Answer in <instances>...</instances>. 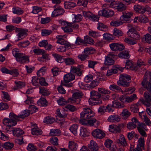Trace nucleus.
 Instances as JSON below:
<instances>
[{
	"label": "nucleus",
	"mask_w": 151,
	"mask_h": 151,
	"mask_svg": "<svg viewBox=\"0 0 151 151\" xmlns=\"http://www.w3.org/2000/svg\"><path fill=\"white\" fill-rule=\"evenodd\" d=\"M98 91L99 92L92 91L90 92L91 97L88 100L89 104L92 105L99 104L102 103V101L100 99L101 94L102 95L109 94L110 93L109 91L103 88H99Z\"/></svg>",
	"instance_id": "nucleus-1"
},
{
	"label": "nucleus",
	"mask_w": 151,
	"mask_h": 151,
	"mask_svg": "<svg viewBox=\"0 0 151 151\" xmlns=\"http://www.w3.org/2000/svg\"><path fill=\"white\" fill-rule=\"evenodd\" d=\"M82 96V93L80 91L75 90L73 94L72 97L68 99V102L74 104H78L80 102V99Z\"/></svg>",
	"instance_id": "nucleus-2"
},
{
	"label": "nucleus",
	"mask_w": 151,
	"mask_h": 151,
	"mask_svg": "<svg viewBox=\"0 0 151 151\" xmlns=\"http://www.w3.org/2000/svg\"><path fill=\"white\" fill-rule=\"evenodd\" d=\"M130 76L126 74H121L119 76V80L117 82V84L124 87H127L129 85V82L127 81L130 80Z\"/></svg>",
	"instance_id": "nucleus-3"
},
{
	"label": "nucleus",
	"mask_w": 151,
	"mask_h": 151,
	"mask_svg": "<svg viewBox=\"0 0 151 151\" xmlns=\"http://www.w3.org/2000/svg\"><path fill=\"white\" fill-rule=\"evenodd\" d=\"M94 115L93 111L88 108H85L83 109V111L80 114L81 118H85L87 119H89Z\"/></svg>",
	"instance_id": "nucleus-4"
},
{
	"label": "nucleus",
	"mask_w": 151,
	"mask_h": 151,
	"mask_svg": "<svg viewBox=\"0 0 151 151\" xmlns=\"http://www.w3.org/2000/svg\"><path fill=\"white\" fill-rule=\"evenodd\" d=\"M151 94L149 92L145 91L144 94V97L145 99H142L139 100V101L142 102L147 107H150L151 106Z\"/></svg>",
	"instance_id": "nucleus-5"
},
{
	"label": "nucleus",
	"mask_w": 151,
	"mask_h": 151,
	"mask_svg": "<svg viewBox=\"0 0 151 151\" xmlns=\"http://www.w3.org/2000/svg\"><path fill=\"white\" fill-rule=\"evenodd\" d=\"M16 60L20 63H27L29 62V56L25 54L19 53L15 57Z\"/></svg>",
	"instance_id": "nucleus-6"
},
{
	"label": "nucleus",
	"mask_w": 151,
	"mask_h": 151,
	"mask_svg": "<svg viewBox=\"0 0 151 151\" xmlns=\"http://www.w3.org/2000/svg\"><path fill=\"white\" fill-rule=\"evenodd\" d=\"M127 35L129 37L135 40H138L140 38L139 33L136 31L134 28L129 29L127 32Z\"/></svg>",
	"instance_id": "nucleus-7"
},
{
	"label": "nucleus",
	"mask_w": 151,
	"mask_h": 151,
	"mask_svg": "<svg viewBox=\"0 0 151 151\" xmlns=\"http://www.w3.org/2000/svg\"><path fill=\"white\" fill-rule=\"evenodd\" d=\"M114 13V12L113 10L109 9H102L99 12V15L106 17L113 16Z\"/></svg>",
	"instance_id": "nucleus-8"
},
{
	"label": "nucleus",
	"mask_w": 151,
	"mask_h": 151,
	"mask_svg": "<svg viewBox=\"0 0 151 151\" xmlns=\"http://www.w3.org/2000/svg\"><path fill=\"white\" fill-rule=\"evenodd\" d=\"M91 134L94 137L99 139L103 138L105 135L102 130L98 129L93 130L91 132Z\"/></svg>",
	"instance_id": "nucleus-9"
},
{
	"label": "nucleus",
	"mask_w": 151,
	"mask_h": 151,
	"mask_svg": "<svg viewBox=\"0 0 151 151\" xmlns=\"http://www.w3.org/2000/svg\"><path fill=\"white\" fill-rule=\"evenodd\" d=\"M137 129L139 133L143 136L146 137L147 134L145 131L147 129L146 124L143 123H140L137 127Z\"/></svg>",
	"instance_id": "nucleus-10"
},
{
	"label": "nucleus",
	"mask_w": 151,
	"mask_h": 151,
	"mask_svg": "<svg viewBox=\"0 0 151 151\" xmlns=\"http://www.w3.org/2000/svg\"><path fill=\"white\" fill-rule=\"evenodd\" d=\"M16 31L18 32L17 36L18 38V40H19L24 38L27 35L28 30L27 29L18 28L17 29Z\"/></svg>",
	"instance_id": "nucleus-11"
},
{
	"label": "nucleus",
	"mask_w": 151,
	"mask_h": 151,
	"mask_svg": "<svg viewBox=\"0 0 151 151\" xmlns=\"http://www.w3.org/2000/svg\"><path fill=\"white\" fill-rule=\"evenodd\" d=\"M63 36L60 35H58L56 36V38L57 39L56 42L61 45H63L68 47L71 46L70 44L68 42L62 38Z\"/></svg>",
	"instance_id": "nucleus-12"
},
{
	"label": "nucleus",
	"mask_w": 151,
	"mask_h": 151,
	"mask_svg": "<svg viewBox=\"0 0 151 151\" xmlns=\"http://www.w3.org/2000/svg\"><path fill=\"white\" fill-rule=\"evenodd\" d=\"M3 122L4 124L8 127L15 126L17 124L16 120L8 118H4L3 120Z\"/></svg>",
	"instance_id": "nucleus-13"
},
{
	"label": "nucleus",
	"mask_w": 151,
	"mask_h": 151,
	"mask_svg": "<svg viewBox=\"0 0 151 151\" xmlns=\"http://www.w3.org/2000/svg\"><path fill=\"white\" fill-rule=\"evenodd\" d=\"M114 55L109 54L107 56L105 57V60L104 63L105 65H113L114 63V61L112 59V57Z\"/></svg>",
	"instance_id": "nucleus-14"
},
{
	"label": "nucleus",
	"mask_w": 151,
	"mask_h": 151,
	"mask_svg": "<svg viewBox=\"0 0 151 151\" xmlns=\"http://www.w3.org/2000/svg\"><path fill=\"white\" fill-rule=\"evenodd\" d=\"M146 76H144V79L142 81V83L144 87L146 89L147 91L149 92L151 94V84L148 82H146Z\"/></svg>",
	"instance_id": "nucleus-15"
},
{
	"label": "nucleus",
	"mask_w": 151,
	"mask_h": 151,
	"mask_svg": "<svg viewBox=\"0 0 151 151\" xmlns=\"http://www.w3.org/2000/svg\"><path fill=\"white\" fill-rule=\"evenodd\" d=\"M120 125H111L109 126V130L111 132L116 133H119L120 132Z\"/></svg>",
	"instance_id": "nucleus-16"
},
{
	"label": "nucleus",
	"mask_w": 151,
	"mask_h": 151,
	"mask_svg": "<svg viewBox=\"0 0 151 151\" xmlns=\"http://www.w3.org/2000/svg\"><path fill=\"white\" fill-rule=\"evenodd\" d=\"M88 147L91 151H97L98 149V146L96 142L93 140L90 141Z\"/></svg>",
	"instance_id": "nucleus-17"
},
{
	"label": "nucleus",
	"mask_w": 151,
	"mask_h": 151,
	"mask_svg": "<svg viewBox=\"0 0 151 151\" xmlns=\"http://www.w3.org/2000/svg\"><path fill=\"white\" fill-rule=\"evenodd\" d=\"M107 120L108 121L110 122H117L120 121V117L118 115L114 114L109 116Z\"/></svg>",
	"instance_id": "nucleus-18"
},
{
	"label": "nucleus",
	"mask_w": 151,
	"mask_h": 151,
	"mask_svg": "<svg viewBox=\"0 0 151 151\" xmlns=\"http://www.w3.org/2000/svg\"><path fill=\"white\" fill-rule=\"evenodd\" d=\"M63 78L64 81L65 83H68L74 80L75 78V77L73 74L70 73H68L64 76Z\"/></svg>",
	"instance_id": "nucleus-19"
},
{
	"label": "nucleus",
	"mask_w": 151,
	"mask_h": 151,
	"mask_svg": "<svg viewBox=\"0 0 151 151\" xmlns=\"http://www.w3.org/2000/svg\"><path fill=\"white\" fill-rule=\"evenodd\" d=\"M64 12V10L62 8L60 7H58L57 8L54 9L52 12V16L53 17L57 16L62 14Z\"/></svg>",
	"instance_id": "nucleus-20"
},
{
	"label": "nucleus",
	"mask_w": 151,
	"mask_h": 151,
	"mask_svg": "<svg viewBox=\"0 0 151 151\" xmlns=\"http://www.w3.org/2000/svg\"><path fill=\"white\" fill-rule=\"evenodd\" d=\"M78 145L75 142L70 141L68 143V148L71 151H76L77 149Z\"/></svg>",
	"instance_id": "nucleus-21"
},
{
	"label": "nucleus",
	"mask_w": 151,
	"mask_h": 151,
	"mask_svg": "<svg viewBox=\"0 0 151 151\" xmlns=\"http://www.w3.org/2000/svg\"><path fill=\"white\" fill-rule=\"evenodd\" d=\"M13 135L15 136L19 137L24 133V132L22 129L19 128H13L12 130Z\"/></svg>",
	"instance_id": "nucleus-22"
},
{
	"label": "nucleus",
	"mask_w": 151,
	"mask_h": 151,
	"mask_svg": "<svg viewBox=\"0 0 151 151\" xmlns=\"http://www.w3.org/2000/svg\"><path fill=\"white\" fill-rule=\"evenodd\" d=\"M34 127L32 128L31 132L34 135H40L42 134V131L37 127L36 124H34Z\"/></svg>",
	"instance_id": "nucleus-23"
},
{
	"label": "nucleus",
	"mask_w": 151,
	"mask_h": 151,
	"mask_svg": "<svg viewBox=\"0 0 151 151\" xmlns=\"http://www.w3.org/2000/svg\"><path fill=\"white\" fill-rule=\"evenodd\" d=\"M70 71L72 73H75L78 76H80L82 74L81 69L78 67L72 66L71 68Z\"/></svg>",
	"instance_id": "nucleus-24"
},
{
	"label": "nucleus",
	"mask_w": 151,
	"mask_h": 151,
	"mask_svg": "<svg viewBox=\"0 0 151 151\" xmlns=\"http://www.w3.org/2000/svg\"><path fill=\"white\" fill-rule=\"evenodd\" d=\"M90 133L86 128L82 127L80 129V135L83 137H86L89 135Z\"/></svg>",
	"instance_id": "nucleus-25"
},
{
	"label": "nucleus",
	"mask_w": 151,
	"mask_h": 151,
	"mask_svg": "<svg viewBox=\"0 0 151 151\" xmlns=\"http://www.w3.org/2000/svg\"><path fill=\"white\" fill-rule=\"evenodd\" d=\"M119 57L121 58L128 59L130 57L129 52L127 50H124L120 52L118 55Z\"/></svg>",
	"instance_id": "nucleus-26"
},
{
	"label": "nucleus",
	"mask_w": 151,
	"mask_h": 151,
	"mask_svg": "<svg viewBox=\"0 0 151 151\" xmlns=\"http://www.w3.org/2000/svg\"><path fill=\"white\" fill-rule=\"evenodd\" d=\"M49 134L50 136H59L61 134V131L59 129H51Z\"/></svg>",
	"instance_id": "nucleus-27"
},
{
	"label": "nucleus",
	"mask_w": 151,
	"mask_h": 151,
	"mask_svg": "<svg viewBox=\"0 0 151 151\" xmlns=\"http://www.w3.org/2000/svg\"><path fill=\"white\" fill-rule=\"evenodd\" d=\"M56 114L59 117L63 118L67 116V114L64 110H62L60 111V109L58 108L56 109Z\"/></svg>",
	"instance_id": "nucleus-28"
},
{
	"label": "nucleus",
	"mask_w": 151,
	"mask_h": 151,
	"mask_svg": "<svg viewBox=\"0 0 151 151\" xmlns=\"http://www.w3.org/2000/svg\"><path fill=\"white\" fill-rule=\"evenodd\" d=\"M78 127V125L74 124L72 125L70 127L69 129L75 135L77 134V130Z\"/></svg>",
	"instance_id": "nucleus-29"
},
{
	"label": "nucleus",
	"mask_w": 151,
	"mask_h": 151,
	"mask_svg": "<svg viewBox=\"0 0 151 151\" xmlns=\"http://www.w3.org/2000/svg\"><path fill=\"white\" fill-rule=\"evenodd\" d=\"M117 142L122 145L126 146L127 145V143L124 137L122 134L119 135Z\"/></svg>",
	"instance_id": "nucleus-30"
},
{
	"label": "nucleus",
	"mask_w": 151,
	"mask_h": 151,
	"mask_svg": "<svg viewBox=\"0 0 151 151\" xmlns=\"http://www.w3.org/2000/svg\"><path fill=\"white\" fill-rule=\"evenodd\" d=\"M15 84L14 87L15 90L17 89L21 88L25 86V83L21 81H15L14 82Z\"/></svg>",
	"instance_id": "nucleus-31"
},
{
	"label": "nucleus",
	"mask_w": 151,
	"mask_h": 151,
	"mask_svg": "<svg viewBox=\"0 0 151 151\" xmlns=\"http://www.w3.org/2000/svg\"><path fill=\"white\" fill-rule=\"evenodd\" d=\"M109 89L112 91L116 92L121 91L123 93L121 88L115 84L111 85L109 87Z\"/></svg>",
	"instance_id": "nucleus-32"
},
{
	"label": "nucleus",
	"mask_w": 151,
	"mask_h": 151,
	"mask_svg": "<svg viewBox=\"0 0 151 151\" xmlns=\"http://www.w3.org/2000/svg\"><path fill=\"white\" fill-rule=\"evenodd\" d=\"M138 21L141 23H145L149 21V19L145 15L142 14L138 17Z\"/></svg>",
	"instance_id": "nucleus-33"
},
{
	"label": "nucleus",
	"mask_w": 151,
	"mask_h": 151,
	"mask_svg": "<svg viewBox=\"0 0 151 151\" xmlns=\"http://www.w3.org/2000/svg\"><path fill=\"white\" fill-rule=\"evenodd\" d=\"M39 92L40 94L45 96H47L50 93L48 89L45 87L40 88Z\"/></svg>",
	"instance_id": "nucleus-34"
},
{
	"label": "nucleus",
	"mask_w": 151,
	"mask_h": 151,
	"mask_svg": "<svg viewBox=\"0 0 151 151\" xmlns=\"http://www.w3.org/2000/svg\"><path fill=\"white\" fill-rule=\"evenodd\" d=\"M72 25V23H69V24L65 26H63L62 27V29L66 32H72L73 30L71 25Z\"/></svg>",
	"instance_id": "nucleus-35"
},
{
	"label": "nucleus",
	"mask_w": 151,
	"mask_h": 151,
	"mask_svg": "<svg viewBox=\"0 0 151 151\" xmlns=\"http://www.w3.org/2000/svg\"><path fill=\"white\" fill-rule=\"evenodd\" d=\"M37 104L40 106H46L47 105V102L46 99L41 98L37 101Z\"/></svg>",
	"instance_id": "nucleus-36"
},
{
	"label": "nucleus",
	"mask_w": 151,
	"mask_h": 151,
	"mask_svg": "<svg viewBox=\"0 0 151 151\" xmlns=\"http://www.w3.org/2000/svg\"><path fill=\"white\" fill-rule=\"evenodd\" d=\"M144 6L139 5H136L134 6V10L136 12L141 14L145 13V11L143 9Z\"/></svg>",
	"instance_id": "nucleus-37"
},
{
	"label": "nucleus",
	"mask_w": 151,
	"mask_h": 151,
	"mask_svg": "<svg viewBox=\"0 0 151 151\" xmlns=\"http://www.w3.org/2000/svg\"><path fill=\"white\" fill-rule=\"evenodd\" d=\"M112 105L113 107L119 108H123L125 106L123 104L121 103L116 101H113Z\"/></svg>",
	"instance_id": "nucleus-38"
},
{
	"label": "nucleus",
	"mask_w": 151,
	"mask_h": 151,
	"mask_svg": "<svg viewBox=\"0 0 151 151\" xmlns=\"http://www.w3.org/2000/svg\"><path fill=\"white\" fill-rule=\"evenodd\" d=\"M132 14L130 12L123 13L121 17L122 21H126L127 19L129 18L132 15Z\"/></svg>",
	"instance_id": "nucleus-39"
},
{
	"label": "nucleus",
	"mask_w": 151,
	"mask_h": 151,
	"mask_svg": "<svg viewBox=\"0 0 151 151\" xmlns=\"http://www.w3.org/2000/svg\"><path fill=\"white\" fill-rule=\"evenodd\" d=\"M103 79L99 78V76L97 78V79L92 81L90 84V86L92 88H93L98 85V82L101 81Z\"/></svg>",
	"instance_id": "nucleus-40"
},
{
	"label": "nucleus",
	"mask_w": 151,
	"mask_h": 151,
	"mask_svg": "<svg viewBox=\"0 0 151 151\" xmlns=\"http://www.w3.org/2000/svg\"><path fill=\"white\" fill-rule=\"evenodd\" d=\"M55 121V119L54 118L52 117L48 116L45 118L43 122L46 124H51L53 123Z\"/></svg>",
	"instance_id": "nucleus-41"
},
{
	"label": "nucleus",
	"mask_w": 151,
	"mask_h": 151,
	"mask_svg": "<svg viewBox=\"0 0 151 151\" xmlns=\"http://www.w3.org/2000/svg\"><path fill=\"white\" fill-rule=\"evenodd\" d=\"M12 12L14 14L20 15L23 13V11L20 8L14 7L13 8Z\"/></svg>",
	"instance_id": "nucleus-42"
},
{
	"label": "nucleus",
	"mask_w": 151,
	"mask_h": 151,
	"mask_svg": "<svg viewBox=\"0 0 151 151\" xmlns=\"http://www.w3.org/2000/svg\"><path fill=\"white\" fill-rule=\"evenodd\" d=\"M76 4L73 2H66L64 3V6L65 9H71L75 7Z\"/></svg>",
	"instance_id": "nucleus-43"
},
{
	"label": "nucleus",
	"mask_w": 151,
	"mask_h": 151,
	"mask_svg": "<svg viewBox=\"0 0 151 151\" xmlns=\"http://www.w3.org/2000/svg\"><path fill=\"white\" fill-rule=\"evenodd\" d=\"M30 44V42L28 40L20 42L17 44L18 47L20 48L26 47Z\"/></svg>",
	"instance_id": "nucleus-44"
},
{
	"label": "nucleus",
	"mask_w": 151,
	"mask_h": 151,
	"mask_svg": "<svg viewBox=\"0 0 151 151\" xmlns=\"http://www.w3.org/2000/svg\"><path fill=\"white\" fill-rule=\"evenodd\" d=\"M137 98V96L135 94H133L129 96H126V102L130 103L134 100H135Z\"/></svg>",
	"instance_id": "nucleus-45"
},
{
	"label": "nucleus",
	"mask_w": 151,
	"mask_h": 151,
	"mask_svg": "<svg viewBox=\"0 0 151 151\" xmlns=\"http://www.w3.org/2000/svg\"><path fill=\"white\" fill-rule=\"evenodd\" d=\"M24 102L26 104H28L29 106L32 104H34V101L32 99V98L27 95L26 100Z\"/></svg>",
	"instance_id": "nucleus-46"
},
{
	"label": "nucleus",
	"mask_w": 151,
	"mask_h": 151,
	"mask_svg": "<svg viewBox=\"0 0 151 151\" xmlns=\"http://www.w3.org/2000/svg\"><path fill=\"white\" fill-rule=\"evenodd\" d=\"M84 43L90 44H93L94 42L93 40L88 36L84 37Z\"/></svg>",
	"instance_id": "nucleus-47"
},
{
	"label": "nucleus",
	"mask_w": 151,
	"mask_h": 151,
	"mask_svg": "<svg viewBox=\"0 0 151 151\" xmlns=\"http://www.w3.org/2000/svg\"><path fill=\"white\" fill-rule=\"evenodd\" d=\"M126 9V6L124 4L121 2H118L116 9L119 11H122L125 9Z\"/></svg>",
	"instance_id": "nucleus-48"
},
{
	"label": "nucleus",
	"mask_w": 151,
	"mask_h": 151,
	"mask_svg": "<svg viewBox=\"0 0 151 151\" xmlns=\"http://www.w3.org/2000/svg\"><path fill=\"white\" fill-rule=\"evenodd\" d=\"M52 55L57 62L61 63L63 62L64 60L61 55L56 53L53 54Z\"/></svg>",
	"instance_id": "nucleus-49"
},
{
	"label": "nucleus",
	"mask_w": 151,
	"mask_h": 151,
	"mask_svg": "<svg viewBox=\"0 0 151 151\" xmlns=\"http://www.w3.org/2000/svg\"><path fill=\"white\" fill-rule=\"evenodd\" d=\"M3 146L5 149L10 150L13 147L14 145L12 142H7L4 144Z\"/></svg>",
	"instance_id": "nucleus-50"
},
{
	"label": "nucleus",
	"mask_w": 151,
	"mask_h": 151,
	"mask_svg": "<svg viewBox=\"0 0 151 151\" xmlns=\"http://www.w3.org/2000/svg\"><path fill=\"white\" fill-rule=\"evenodd\" d=\"M142 40L149 43L151 41V35L149 33H147L144 35Z\"/></svg>",
	"instance_id": "nucleus-51"
},
{
	"label": "nucleus",
	"mask_w": 151,
	"mask_h": 151,
	"mask_svg": "<svg viewBox=\"0 0 151 151\" xmlns=\"http://www.w3.org/2000/svg\"><path fill=\"white\" fill-rule=\"evenodd\" d=\"M131 114L127 109H124L122 113V116L123 118L126 119L129 117Z\"/></svg>",
	"instance_id": "nucleus-52"
},
{
	"label": "nucleus",
	"mask_w": 151,
	"mask_h": 151,
	"mask_svg": "<svg viewBox=\"0 0 151 151\" xmlns=\"http://www.w3.org/2000/svg\"><path fill=\"white\" fill-rule=\"evenodd\" d=\"M67 101L63 97H60L59 99L57 101V102L58 104L60 105L63 106L66 104L67 103Z\"/></svg>",
	"instance_id": "nucleus-53"
},
{
	"label": "nucleus",
	"mask_w": 151,
	"mask_h": 151,
	"mask_svg": "<svg viewBox=\"0 0 151 151\" xmlns=\"http://www.w3.org/2000/svg\"><path fill=\"white\" fill-rule=\"evenodd\" d=\"M124 42L130 45H134L137 43L136 40L129 39L128 37H126L124 40Z\"/></svg>",
	"instance_id": "nucleus-54"
},
{
	"label": "nucleus",
	"mask_w": 151,
	"mask_h": 151,
	"mask_svg": "<svg viewBox=\"0 0 151 151\" xmlns=\"http://www.w3.org/2000/svg\"><path fill=\"white\" fill-rule=\"evenodd\" d=\"M143 120L145 124L147 126H151V121L147 116L146 115H143Z\"/></svg>",
	"instance_id": "nucleus-55"
},
{
	"label": "nucleus",
	"mask_w": 151,
	"mask_h": 151,
	"mask_svg": "<svg viewBox=\"0 0 151 151\" xmlns=\"http://www.w3.org/2000/svg\"><path fill=\"white\" fill-rule=\"evenodd\" d=\"M122 32L120 30L115 28L113 30V35L119 37L123 35Z\"/></svg>",
	"instance_id": "nucleus-56"
},
{
	"label": "nucleus",
	"mask_w": 151,
	"mask_h": 151,
	"mask_svg": "<svg viewBox=\"0 0 151 151\" xmlns=\"http://www.w3.org/2000/svg\"><path fill=\"white\" fill-rule=\"evenodd\" d=\"M39 79L37 77L33 76L32 79V83L33 85L37 86L38 85L39 83Z\"/></svg>",
	"instance_id": "nucleus-57"
},
{
	"label": "nucleus",
	"mask_w": 151,
	"mask_h": 151,
	"mask_svg": "<svg viewBox=\"0 0 151 151\" xmlns=\"http://www.w3.org/2000/svg\"><path fill=\"white\" fill-rule=\"evenodd\" d=\"M30 113L29 110H25L21 114L19 115V119L24 118L28 116L29 115Z\"/></svg>",
	"instance_id": "nucleus-58"
},
{
	"label": "nucleus",
	"mask_w": 151,
	"mask_h": 151,
	"mask_svg": "<svg viewBox=\"0 0 151 151\" xmlns=\"http://www.w3.org/2000/svg\"><path fill=\"white\" fill-rule=\"evenodd\" d=\"M123 24L122 22L119 21L114 20L110 22V25L111 26L117 27Z\"/></svg>",
	"instance_id": "nucleus-59"
},
{
	"label": "nucleus",
	"mask_w": 151,
	"mask_h": 151,
	"mask_svg": "<svg viewBox=\"0 0 151 151\" xmlns=\"http://www.w3.org/2000/svg\"><path fill=\"white\" fill-rule=\"evenodd\" d=\"M64 61L65 64L67 65L73 64L74 63V60L71 58H65Z\"/></svg>",
	"instance_id": "nucleus-60"
},
{
	"label": "nucleus",
	"mask_w": 151,
	"mask_h": 151,
	"mask_svg": "<svg viewBox=\"0 0 151 151\" xmlns=\"http://www.w3.org/2000/svg\"><path fill=\"white\" fill-rule=\"evenodd\" d=\"M130 109L131 111L134 113H137L139 110L138 106L137 104H134L131 105Z\"/></svg>",
	"instance_id": "nucleus-61"
},
{
	"label": "nucleus",
	"mask_w": 151,
	"mask_h": 151,
	"mask_svg": "<svg viewBox=\"0 0 151 151\" xmlns=\"http://www.w3.org/2000/svg\"><path fill=\"white\" fill-rule=\"evenodd\" d=\"M33 51L37 55L43 54L45 53V51L44 50L39 49H34L33 50Z\"/></svg>",
	"instance_id": "nucleus-62"
},
{
	"label": "nucleus",
	"mask_w": 151,
	"mask_h": 151,
	"mask_svg": "<svg viewBox=\"0 0 151 151\" xmlns=\"http://www.w3.org/2000/svg\"><path fill=\"white\" fill-rule=\"evenodd\" d=\"M93 77L91 74L87 75L84 78V81L87 83H89L93 79Z\"/></svg>",
	"instance_id": "nucleus-63"
},
{
	"label": "nucleus",
	"mask_w": 151,
	"mask_h": 151,
	"mask_svg": "<svg viewBox=\"0 0 151 151\" xmlns=\"http://www.w3.org/2000/svg\"><path fill=\"white\" fill-rule=\"evenodd\" d=\"M9 117L11 119H13L15 120H19V115L17 116L13 112L10 113Z\"/></svg>",
	"instance_id": "nucleus-64"
}]
</instances>
